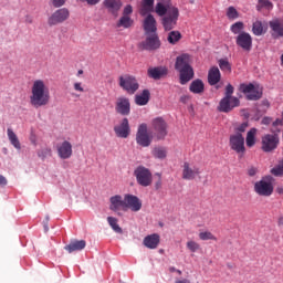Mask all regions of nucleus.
<instances>
[{
  "label": "nucleus",
  "mask_w": 283,
  "mask_h": 283,
  "mask_svg": "<svg viewBox=\"0 0 283 283\" xmlns=\"http://www.w3.org/2000/svg\"><path fill=\"white\" fill-rule=\"evenodd\" d=\"M30 104L35 109H39V107H45V105H50V88L42 80L33 82L30 95Z\"/></svg>",
  "instance_id": "obj_1"
},
{
  "label": "nucleus",
  "mask_w": 283,
  "mask_h": 283,
  "mask_svg": "<svg viewBox=\"0 0 283 283\" xmlns=\"http://www.w3.org/2000/svg\"><path fill=\"white\" fill-rule=\"evenodd\" d=\"M155 12L158 17L163 18V27L165 30H174L176 28V23H178V17H180V12L178 8L174 6H165L161 2H158L155 8Z\"/></svg>",
  "instance_id": "obj_2"
},
{
  "label": "nucleus",
  "mask_w": 283,
  "mask_h": 283,
  "mask_svg": "<svg viewBox=\"0 0 283 283\" xmlns=\"http://www.w3.org/2000/svg\"><path fill=\"white\" fill-rule=\"evenodd\" d=\"M254 191L258 193V196H263L264 198L273 196V177L266 176L260 181H256L254 184Z\"/></svg>",
  "instance_id": "obj_3"
},
{
  "label": "nucleus",
  "mask_w": 283,
  "mask_h": 283,
  "mask_svg": "<svg viewBox=\"0 0 283 283\" xmlns=\"http://www.w3.org/2000/svg\"><path fill=\"white\" fill-rule=\"evenodd\" d=\"M280 145V136L277 134H265L261 137V149L265 154L275 151Z\"/></svg>",
  "instance_id": "obj_4"
},
{
  "label": "nucleus",
  "mask_w": 283,
  "mask_h": 283,
  "mask_svg": "<svg viewBox=\"0 0 283 283\" xmlns=\"http://www.w3.org/2000/svg\"><path fill=\"white\" fill-rule=\"evenodd\" d=\"M134 176L140 187H150L151 182H154L151 170H149V168H146L145 166L137 167L134 170Z\"/></svg>",
  "instance_id": "obj_5"
},
{
  "label": "nucleus",
  "mask_w": 283,
  "mask_h": 283,
  "mask_svg": "<svg viewBox=\"0 0 283 283\" xmlns=\"http://www.w3.org/2000/svg\"><path fill=\"white\" fill-rule=\"evenodd\" d=\"M119 86L127 92V94H136L138 92V80L132 75L119 76Z\"/></svg>",
  "instance_id": "obj_6"
},
{
  "label": "nucleus",
  "mask_w": 283,
  "mask_h": 283,
  "mask_svg": "<svg viewBox=\"0 0 283 283\" xmlns=\"http://www.w3.org/2000/svg\"><path fill=\"white\" fill-rule=\"evenodd\" d=\"M193 59L188 53H184L176 59L175 69L177 72H193L191 66Z\"/></svg>",
  "instance_id": "obj_7"
},
{
  "label": "nucleus",
  "mask_w": 283,
  "mask_h": 283,
  "mask_svg": "<svg viewBox=\"0 0 283 283\" xmlns=\"http://www.w3.org/2000/svg\"><path fill=\"white\" fill-rule=\"evenodd\" d=\"M70 19V10L67 8H61L55 10L48 19L49 25H59L65 23Z\"/></svg>",
  "instance_id": "obj_8"
},
{
  "label": "nucleus",
  "mask_w": 283,
  "mask_h": 283,
  "mask_svg": "<svg viewBox=\"0 0 283 283\" xmlns=\"http://www.w3.org/2000/svg\"><path fill=\"white\" fill-rule=\"evenodd\" d=\"M239 90L245 94L247 101H260L262 98V91L258 90L253 83L240 84Z\"/></svg>",
  "instance_id": "obj_9"
},
{
  "label": "nucleus",
  "mask_w": 283,
  "mask_h": 283,
  "mask_svg": "<svg viewBox=\"0 0 283 283\" xmlns=\"http://www.w3.org/2000/svg\"><path fill=\"white\" fill-rule=\"evenodd\" d=\"M235 107H240V98L238 97H223L219 102L218 112H222L223 114H229V112H233Z\"/></svg>",
  "instance_id": "obj_10"
},
{
  "label": "nucleus",
  "mask_w": 283,
  "mask_h": 283,
  "mask_svg": "<svg viewBox=\"0 0 283 283\" xmlns=\"http://www.w3.org/2000/svg\"><path fill=\"white\" fill-rule=\"evenodd\" d=\"M154 136L157 140H165L167 137V122L161 117H157L153 120Z\"/></svg>",
  "instance_id": "obj_11"
},
{
  "label": "nucleus",
  "mask_w": 283,
  "mask_h": 283,
  "mask_svg": "<svg viewBox=\"0 0 283 283\" xmlns=\"http://www.w3.org/2000/svg\"><path fill=\"white\" fill-rule=\"evenodd\" d=\"M136 143L139 147H149L151 145V136L147 133V124H140L136 133Z\"/></svg>",
  "instance_id": "obj_12"
},
{
  "label": "nucleus",
  "mask_w": 283,
  "mask_h": 283,
  "mask_svg": "<svg viewBox=\"0 0 283 283\" xmlns=\"http://www.w3.org/2000/svg\"><path fill=\"white\" fill-rule=\"evenodd\" d=\"M230 149L235 151V154H244L247 151L244 147V136H242V134L237 133L230 136Z\"/></svg>",
  "instance_id": "obj_13"
},
{
  "label": "nucleus",
  "mask_w": 283,
  "mask_h": 283,
  "mask_svg": "<svg viewBox=\"0 0 283 283\" xmlns=\"http://www.w3.org/2000/svg\"><path fill=\"white\" fill-rule=\"evenodd\" d=\"M130 209L135 213L143 209V201L134 195H125L124 196V210Z\"/></svg>",
  "instance_id": "obj_14"
},
{
  "label": "nucleus",
  "mask_w": 283,
  "mask_h": 283,
  "mask_svg": "<svg viewBox=\"0 0 283 283\" xmlns=\"http://www.w3.org/2000/svg\"><path fill=\"white\" fill-rule=\"evenodd\" d=\"M115 112L120 114V116H129L132 113V103L129 102V98L125 96L118 97L115 103Z\"/></svg>",
  "instance_id": "obj_15"
},
{
  "label": "nucleus",
  "mask_w": 283,
  "mask_h": 283,
  "mask_svg": "<svg viewBox=\"0 0 283 283\" xmlns=\"http://www.w3.org/2000/svg\"><path fill=\"white\" fill-rule=\"evenodd\" d=\"M114 132L117 138H129V134H132L129 119L127 117L123 118L118 125L114 126Z\"/></svg>",
  "instance_id": "obj_16"
},
{
  "label": "nucleus",
  "mask_w": 283,
  "mask_h": 283,
  "mask_svg": "<svg viewBox=\"0 0 283 283\" xmlns=\"http://www.w3.org/2000/svg\"><path fill=\"white\" fill-rule=\"evenodd\" d=\"M237 45L245 52H251V48H253V38L248 32H241L237 36Z\"/></svg>",
  "instance_id": "obj_17"
},
{
  "label": "nucleus",
  "mask_w": 283,
  "mask_h": 283,
  "mask_svg": "<svg viewBox=\"0 0 283 283\" xmlns=\"http://www.w3.org/2000/svg\"><path fill=\"white\" fill-rule=\"evenodd\" d=\"M104 9L108 12V14H113V17H118V12L123 8L122 0H104L103 1Z\"/></svg>",
  "instance_id": "obj_18"
},
{
  "label": "nucleus",
  "mask_w": 283,
  "mask_h": 283,
  "mask_svg": "<svg viewBox=\"0 0 283 283\" xmlns=\"http://www.w3.org/2000/svg\"><path fill=\"white\" fill-rule=\"evenodd\" d=\"M196 176H200V168L191 165L189 163H184L182 179L184 180H196Z\"/></svg>",
  "instance_id": "obj_19"
},
{
  "label": "nucleus",
  "mask_w": 283,
  "mask_h": 283,
  "mask_svg": "<svg viewBox=\"0 0 283 283\" xmlns=\"http://www.w3.org/2000/svg\"><path fill=\"white\" fill-rule=\"evenodd\" d=\"M72 143L64 140L57 146V156L62 160H67L69 158H72Z\"/></svg>",
  "instance_id": "obj_20"
},
{
  "label": "nucleus",
  "mask_w": 283,
  "mask_h": 283,
  "mask_svg": "<svg viewBox=\"0 0 283 283\" xmlns=\"http://www.w3.org/2000/svg\"><path fill=\"white\" fill-rule=\"evenodd\" d=\"M269 25L274 39H280V36H283V19L274 18L269 22Z\"/></svg>",
  "instance_id": "obj_21"
},
{
  "label": "nucleus",
  "mask_w": 283,
  "mask_h": 283,
  "mask_svg": "<svg viewBox=\"0 0 283 283\" xmlns=\"http://www.w3.org/2000/svg\"><path fill=\"white\" fill-rule=\"evenodd\" d=\"M143 25H144L145 34H157L158 28L156 25V18H154V15L148 14L144 19Z\"/></svg>",
  "instance_id": "obj_22"
},
{
  "label": "nucleus",
  "mask_w": 283,
  "mask_h": 283,
  "mask_svg": "<svg viewBox=\"0 0 283 283\" xmlns=\"http://www.w3.org/2000/svg\"><path fill=\"white\" fill-rule=\"evenodd\" d=\"M146 41L144 43L145 50H158L160 48V40L158 39V33L146 34Z\"/></svg>",
  "instance_id": "obj_23"
},
{
  "label": "nucleus",
  "mask_w": 283,
  "mask_h": 283,
  "mask_svg": "<svg viewBox=\"0 0 283 283\" xmlns=\"http://www.w3.org/2000/svg\"><path fill=\"white\" fill-rule=\"evenodd\" d=\"M85 247H87L85 240H72L64 249L67 253H74L75 251H83Z\"/></svg>",
  "instance_id": "obj_24"
},
{
  "label": "nucleus",
  "mask_w": 283,
  "mask_h": 283,
  "mask_svg": "<svg viewBox=\"0 0 283 283\" xmlns=\"http://www.w3.org/2000/svg\"><path fill=\"white\" fill-rule=\"evenodd\" d=\"M143 244L146 249H158V245L160 244V235L156 233L149 234L144 238Z\"/></svg>",
  "instance_id": "obj_25"
},
{
  "label": "nucleus",
  "mask_w": 283,
  "mask_h": 283,
  "mask_svg": "<svg viewBox=\"0 0 283 283\" xmlns=\"http://www.w3.org/2000/svg\"><path fill=\"white\" fill-rule=\"evenodd\" d=\"M109 202L111 211H119L120 209L125 210V199H123L120 195L111 197Z\"/></svg>",
  "instance_id": "obj_26"
},
{
  "label": "nucleus",
  "mask_w": 283,
  "mask_h": 283,
  "mask_svg": "<svg viewBox=\"0 0 283 283\" xmlns=\"http://www.w3.org/2000/svg\"><path fill=\"white\" fill-rule=\"evenodd\" d=\"M151 98V93L149 90H144L140 94H137L135 96V103L136 105H139L140 107L147 105L149 103V99Z\"/></svg>",
  "instance_id": "obj_27"
},
{
  "label": "nucleus",
  "mask_w": 283,
  "mask_h": 283,
  "mask_svg": "<svg viewBox=\"0 0 283 283\" xmlns=\"http://www.w3.org/2000/svg\"><path fill=\"white\" fill-rule=\"evenodd\" d=\"M7 136L12 147H14V149H17L18 151H21V142L19 140V136H17V133L12 130V128H8Z\"/></svg>",
  "instance_id": "obj_28"
},
{
  "label": "nucleus",
  "mask_w": 283,
  "mask_h": 283,
  "mask_svg": "<svg viewBox=\"0 0 283 283\" xmlns=\"http://www.w3.org/2000/svg\"><path fill=\"white\" fill-rule=\"evenodd\" d=\"M189 90L192 94H205V82L197 78L191 82Z\"/></svg>",
  "instance_id": "obj_29"
},
{
  "label": "nucleus",
  "mask_w": 283,
  "mask_h": 283,
  "mask_svg": "<svg viewBox=\"0 0 283 283\" xmlns=\"http://www.w3.org/2000/svg\"><path fill=\"white\" fill-rule=\"evenodd\" d=\"M255 136H258V128H251L245 137V145L247 147H255Z\"/></svg>",
  "instance_id": "obj_30"
},
{
  "label": "nucleus",
  "mask_w": 283,
  "mask_h": 283,
  "mask_svg": "<svg viewBox=\"0 0 283 283\" xmlns=\"http://www.w3.org/2000/svg\"><path fill=\"white\" fill-rule=\"evenodd\" d=\"M132 25H134V20L129 15H122L116 23V28H124L125 30L132 28Z\"/></svg>",
  "instance_id": "obj_31"
},
{
  "label": "nucleus",
  "mask_w": 283,
  "mask_h": 283,
  "mask_svg": "<svg viewBox=\"0 0 283 283\" xmlns=\"http://www.w3.org/2000/svg\"><path fill=\"white\" fill-rule=\"evenodd\" d=\"M151 10H154V0H143L142 9L139 11L142 17L149 14Z\"/></svg>",
  "instance_id": "obj_32"
},
{
  "label": "nucleus",
  "mask_w": 283,
  "mask_h": 283,
  "mask_svg": "<svg viewBox=\"0 0 283 283\" xmlns=\"http://www.w3.org/2000/svg\"><path fill=\"white\" fill-rule=\"evenodd\" d=\"M107 222L115 233H123V228L118 226V219L115 217H107Z\"/></svg>",
  "instance_id": "obj_33"
},
{
  "label": "nucleus",
  "mask_w": 283,
  "mask_h": 283,
  "mask_svg": "<svg viewBox=\"0 0 283 283\" xmlns=\"http://www.w3.org/2000/svg\"><path fill=\"white\" fill-rule=\"evenodd\" d=\"M252 32L255 36H262V34L264 33V25L262 24V21L256 20L252 24Z\"/></svg>",
  "instance_id": "obj_34"
},
{
  "label": "nucleus",
  "mask_w": 283,
  "mask_h": 283,
  "mask_svg": "<svg viewBox=\"0 0 283 283\" xmlns=\"http://www.w3.org/2000/svg\"><path fill=\"white\" fill-rule=\"evenodd\" d=\"M154 158H159L160 160L167 158V148L165 147H155L151 151Z\"/></svg>",
  "instance_id": "obj_35"
},
{
  "label": "nucleus",
  "mask_w": 283,
  "mask_h": 283,
  "mask_svg": "<svg viewBox=\"0 0 283 283\" xmlns=\"http://www.w3.org/2000/svg\"><path fill=\"white\" fill-rule=\"evenodd\" d=\"M220 72H209L208 74V83L209 85H218L220 83Z\"/></svg>",
  "instance_id": "obj_36"
},
{
  "label": "nucleus",
  "mask_w": 283,
  "mask_h": 283,
  "mask_svg": "<svg viewBox=\"0 0 283 283\" xmlns=\"http://www.w3.org/2000/svg\"><path fill=\"white\" fill-rule=\"evenodd\" d=\"M193 78V72H181L179 75V83L181 85H187L189 81Z\"/></svg>",
  "instance_id": "obj_37"
},
{
  "label": "nucleus",
  "mask_w": 283,
  "mask_h": 283,
  "mask_svg": "<svg viewBox=\"0 0 283 283\" xmlns=\"http://www.w3.org/2000/svg\"><path fill=\"white\" fill-rule=\"evenodd\" d=\"M226 15L230 21H235V19H240V12H238L234 7H229L227 9Z\"/></svg>",
  "instance_id": "obj_38"
},
{
  "label": "nucleus",
  "mask_w": 283,
  "mask_h": 283,
  "mask_svg": "<svg viewBox=\"0 0 283 283\" xmlns=\"http://www.w3.org/2000/svg\"><path fill=\"white\" fill-rule=\"evenodd\" d=\"M242 30H244V22L242 21H238L230 27L232 34H242Z\"/></svg>",
  "instance_id": "obj_39"
},
{
  "label": "nucleus",
  "mask_w": 283,
  "mask_h": 283,
  "mask_svg": "<svg viewBox=\"0 0 283 283\" xmlns=\"http://www.w3.org/2000/svg\"><path fill=\"white\" fill-rule=\"evenodd\" d=\"M182 39V35L178 31H171L168 34V42L171 43L172 45H176Z\"/></svg>",
  "instance_id": "obj_40"
},
{
  "label": "nucleus",
  "mask_w": 283,
  "mask_h": 283,
  "mask_svg": "<svg viewBox=\"0 0 283 283\" xmlns=\"http://www.w3.org/2000/svg\"><path fill=\"white\" fill-rule=\"evenodd\" d=\"M38 156L41 158V160H45V158L52 157V148H41L40 150H38Z\"/></svg>",
  "instance_id": "obj_41"
},
{
  "label": "nucleus",
  "mask_w": 283,
  "mask_h": 283,
  "mask_svg": "<svg viewBox=\"0 0 283 283\" xmlns=\"http://www.w3.org/2000/svg\"><path fill=\"white\" fill-rule=\"evenodd\" d=\"M186 247L190 253H196L200 251V244L193 240H190L186 243Z\"/></svg>",
  "instance_id": "obj_42"
},
{
  "label": "nucleus",
  "mask_w": 283,
  "mask_h": 283,
  "mask_svg": "<svg viewBox=\"0 0 283 283\" xmlns=\"http://www.w3.org/2000/svg\"><path fill=\"white\" fill-rule=\"evenodd\" d=\"M199 240H203V241L213 240L214 242H218V238L209 231L200 232L199 233Z\"/></svg>",
  "instance_id": "obj_43"
},
{
  "label": "nucleus",
  "mask_w": 283,
  "mask_h": 283,
  "mask_svg": "<svg viewBox=\"0 0 283 283\" xmlns=\"http://www.w3.org/2000/svg\"><path fill=\"white\" fill-rule=\"evenodd\" d=\"M271 174L276 177L283 176V159L279 161V165L271 169Z\"/></svg>",
  "instance_id": "obj_44"
},
{
  "label": "nucleus",
  "mask_w": 283,
  "mask_h": 283,
  "mask_svg": "<svg viewBox=\"0 0 283 283\" xmlns=\"http://www.w3.org/2000/svg\"><path fill=\"white\" fill-rule=\"evenodd\" d=\"M165 76H167V72H148V77L154 78V81H160Z\"/></svg>",
  "instance_id": "obj_45"
},
{
  "label": "nucleus",
  "mask_w": 283,
  "mask_h": 283,
  "mask_svg": "<svg viewBox=\"0 0 283 283\" xmlns=\"http://www.w3.org/2000/svg\"><path fill=\"white\" fill-rule=\"evenodd\" d=\"M219 67L222 70V72H231V64L228 60H219Z\"/></svg>",
  "instance_id": "obj_46"
},
{
  "label": "nucleus",
  "mask_w": 283,
  "mask_h": 283,
  "mask_svg": "<svg viewBox=\"0 0 283 283\" xmlns=\"http://www.w3.org/2000/svg\"><path fill=\"white\" fill-rule=\"evenodd\" d=\"M234 91H235V88H233V85L228 84L226 86L224 97L226 98H235V96H233Z\"/></svg>",
  "instance_id": "obj_47"
},
{
  "label": "nucleus",
  "mask_w": 283,
  "mask_h": 283,
  "mask_svg": "<svg viewBox=\"0 0 283 283\" xmlns=\"http://www.w3.org/2000/svg\"><path fill=\"white\" fill-rule=\"evenodd\" d=\"M260 8H266V10H273V2L270 0H259Z\"/></svg>",
  "instance_id": "obj_48"
},
{
  "label": "nucleus",
  "mask_w": 283,
  "mask_h": 283,
  "mask_svg": "<svg viewBox=\"0 0 283 283\" xmlns=\"http://www.w3.org/2000/svg\"><path fill=\"white\" fill-rule=\"evenodd\" d=\"M248 127H249V122H243L242 124L238 125L234 129L237 134H244Z\"/></svg>",
  "instance_id": "obj_49"
},
{
  "label": "nucleus",
  "mask_w": 283,
  "mask_h": 283,
  "mask_svg": "<svg viewBox=\"0 0 283 283\" xmlns=\"http://www.w3.org/2000/svg\"><path fill=\"white\" fill-rule=\"evenodd\" d=\"M134 12V8L130 4L126 6L123 11V17H129Z\"/></svg>",
  "instance_id": "obj_50"
},
{
  "label": "nucleus",
  "mask_w": 283,
  "mask_h": 283,
  "mask_svg": "<svg viewBox=\"0 0 283 283\" xmlns=\"http://www.w3.org/2000/svg\"><path fill=\"white\" fill-rule=\"evenodd\" d=\"M54 8H63L65 6V0H52Z\"/></svg>",
  "instance_id": "obj_51"
},
{
  "label": "nucleus",
  "mask_w": 283,
  "mask_h": 283,
  "mask_svg": "<svg viewBox=\"0 0 283 283\" xmlns=\"http://www.w3.org/2000/svg\"><path fill=\"white\" fill-rule=\"evenodd\" d=\"M73 87H74L75 92H85V90L83 88V84L81 82H75L73 84Z\"/></svg>",
  "instance_id": "obj_52"
},
{
  "label": "nucleus",
  "mask_w": 283,
  "mask_h": 283,
  "mask_svg": "<svg viewBox=\"0 0 283 283\" xmlns=\"http://www.w3.org/2000/svg\"><path fill=\"white\" fill-rule=\"evenodd\" d=\"M273 123V118L271 117H263L262 120H261V124L262 125H271Z\"/></svg>",
  "instance_id": "obj_53"
},
{
  "label": "nucleus",
  "mask_w": 283,
  "mask_h": 283,
  "mask_svg": "<svg viewBox=\"0 0 283 283\" xmlns=\"http://www.w3.org/2000/svg\"><path fill=\"white\" fill-rule=\"evenodd\" d=\"M148 72H167V69L159 66V67L149 69Z\"/></svg>",
  "instance_id": "obj_54"
},
{
  "label": "nucleus",
  "mask_w": 283,
  "mask_h": 283,
  "mask_svg": "<svg viewBox=\"0 0 283 283\" xmlns=\"http://www.w3.org/2000/svg\"><path fill=\"white\" fill-rule=\"evenodd\" d=\"M255 174H258V168L251 167L248 169V176L253 177V176H255Z\"/></svg>",
  "instance_id": "obj_55"
},
{
  "label": "nucleus",
  "mask_w": 283,
  "mask_h": 283,
  "mask_svg": "<svg viewBox=\"0 0 283 283\" xmlns=\"http://www.w3.org/2000/svg\"><path fill=\"white\" fill-rule=\"evenodd\" d=\"M6 185H8V179L3 175H0V187H6Z\"/></svg>",
  "instance_id": "obj_56"
},
{
  "label": "nucleus",
  "mask_w": 283,
  "mask_h": 283,
  "mask_svg": "<svg viewBox=\"0 0 283 283\" xmlns=\"http://www.w3.org/2000/svg\"><path fill=\"white\" fill-rule=\"evenodd\" d=\"M279 125H282V119L276 118V119L272 123V127H279Z\"/></svg>",
  "instance_id": "obj_57"
},
{
  "label": "nucleus",
  "mask_w": 283,
  "mask_h": 283,
  "mask_svg": "<svg viewBox=\"0 0 283 283\" xmlns=\"http://www.w3.org/2000/svg\"><path fill=\"white\" fill-rule=\"evenodd\" d=\"M88 6H96L97 3L101 2V0H85Z\"/></svg>",
  "instance_id": "obj_58"
},
{
  "label": "nucleus",
  "mask_w": 283,
  "mask_h": 283,
  "mask_svg": "<svg viewBox=\"0 0 283 283\" xmlns=\"http://www.w3.org/2000/svg\"><path fill=\"white\" fill-rule=\"evenodd\" d=\"M277 226H279V227H283V216H280V217L277 218Z\"/></svg>",
  "instance_id": "obj_59"
},
{
  "label": "nucleus",
  "mask_w": 283,
  "mask_h": 283,
  "mask_svg": "<svg viewBox=\"0 0 283 283\" xmlns=\"http://www.w3.org/2000/svg\"><path fill=\"white\" fill-rule=\"evenodd\" d=\"M30 140H31L32 145H36V136L31 135Z\"/></svg>",
  "instance_id": "obj_60"
},
{
  "label": "nucleus",
  "mask_w": 283,
  "mask_h": 283,
  "mask_svg": "<svg viewBox=\"0 0 283 283\" xmlns=\"http://www.w3.org/2000/svg\"><path fill=\"white\" fill-rule=\"evenodd\" d=\"M156 189H160V187H163V181H157L155 185Z\"/></svg>",
  "instance_id": "obj_61"
},
{
  "label": "nucleus",
  "mask_w": 283,
  "mask_h": 283,
  "mask_svg": "<svg viewBox=\"0 0 283 283\" xmlns=\"http://www.w3.org/2000/svg\"><path fill=\"white\" fill-rule=\"evenodd\" d=\"M262 105H264V107H270V103L268 102V99L262 101Z\"/></svg>",
  "instance_id": "obj_62"
},
{
  "label": "nucleus",
  "mask_w": 283,
  "mask_h": 283,
  "mask_svg": "<svg viewBox=\"0 0 283 283\" xmlns=\"http://www.w3.org/2000/svg\"><path fill=\"white\" fill-rule=\"evenodd\" d=\"M276 191H277V193L282 195L283 193V187L276 188Z\"/></svg>",
  "instance_id": "obj_63"
},
{
  "label": "nucleus",
  "mask_w": 283,
  "mask_h": 283,
  "mask_svg": "<svg viewBox=\"0 0 283 283\" xmlns=\"http://www.w3.org/2000/svg\"><path fill=\"white\" fill-rule=\"evenodd\" d=\"M175 283H187V280H178Z\"/></svg>",
  "instance_id": "obj_64"
}]
</instances>
